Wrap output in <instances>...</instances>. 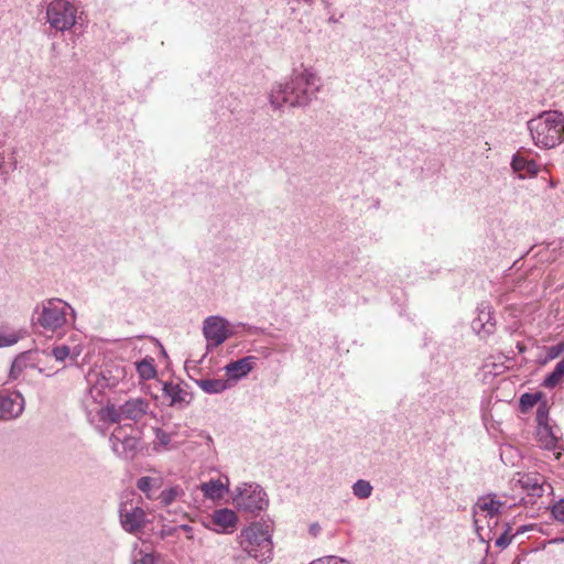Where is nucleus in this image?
<instances>
[{
  "instance_id": "c85d7f7f",
  "label": "nucleus",
  "mask_w": 564,
  "mask_h": 564,
  "mask_svg": "<svg viewBox=\"0 0 564 564\" xmlns=\"http://www.w3.org/2000/svg\"><path fill=\"white\" fill-rule=\"evenodd\" d=\"M352 494L359 499H368L373 490L370 481L365 479H358L351 487Z\"/></svg>"
},
{
  "instance_id": "4be33fe9",
  "label": "nucleus",
  "mask_w": 564,
  "mask_h": 564,
  "mask_svg": "<svg viewBox=\"0 0 564 564\" xmlns=\"http://www.w3.org/2000/svg\"><path fill=\"white\" fill-rule=\"evenodd\" d=\"M162 487V479L156 477H141L137 481V488L142 491L148 499H153L154 494Z\"/></svg>"
},
{
  "instance_id": "a19ab883",
  "label": "nucleus",
  "mask_w": 564,
  "mask_h": 564,
  "mask_svg": "<svg viewBox=\"0 0 564 564\" xmlns=\"http://www.w3.org/2000/svg\"><path fill=\"white\" fill-rule=\"evenodd\" d=\"M177 529L187 533L188 539H193V528L188 524H181Z\"/></svg>"
},
{
  "instance_id": "58836bf2",
  "label": "nucleus",
  "mask_w": 564,
  "mask_h": 564,
  "mask_svg": "<svg viewBox=\"0 0 564 564\" xmlns=\"http://www.w3.org/2000/svg\"><path fill=\"white\" fill-rule=\"evenodd\" d=\"M154 433H155V438L158 441V443L162 446H166L170 444L171 442V435L169 433H166L165 431H163L162 429H155L154 430Z\"/></svg>"
},
{
  "instance_id": "c756f323",
  "label": "nucleus",
  "mask_w": 564,
  "mask_h": 564,
  "mask_svg": "<svg viewBox=\"0 0 564 564\" xmlns=\"http://www.w3.org/2000/svg\"><path fill=\"white\" fill-rule=\"evenodd\" d=\"M132 564H159L153 553L138 549L137 545L132 551Z\"/></svg>"
},
{
  "instance_id": "423d86ee",
  "label": "nucleus",
  "mask_w": 564,
  "mask_h": 564,
  "mask_svg": "<svg viewBox=\"0 0 564 564\" xmlns=\"http://www.w3.org/2000/svg\"><path fill=\"white\" fill-rule=\"evenodd\" d=\"M76 19L77 8L72 0H52L46 6V21L55 31H69Z\"/></svg>"
},
{
  "instance_id": "37998d69",
  "label": "nucleus",
  "mask_w": 564,
  "mask_h": 564,
  "mask_svg": "<svg viewBox=\"0 0 564 564\" xmlns=\"http://www.w3.org/2000/svg\"><path fill=\"white\" fill-rule=\"evenodd\" d=\"M550 543L551 544H562V543H564V536L554 538V539L550 540Z\"/></svg>"
},
{
  "instance_id": "2eb2a0df",
  "label": "nucleus",
  "mask_w": 564,
  "mask_h": 564,
  "mask_svg": "<svg viewBox=\"0 0 564 564\" xmlns=\"http://www.w3.org/2000/svg\"><path fill=\"white\" fill-rule=\"evenodd\" d=\"M496 327L492 307L488 303H481L477 307V317L471 322V328L477 334H492Z\"/></svg>"
},
{
  "instance_id": "bb28decb",
  "label": "nucleus",
  "mask_w": 564,
  "mask_h": 564,
  "mask_svg": "<svg viewBox=\"0 0 564 564\" xmlns=\"http://www.w3.org/2000/svg\"><path fill=\"white\" fill-rule=\"evenodd\" d=\"M184 495V489L181 486L176 485L162 490L158 499L160 500V503L162 506L167 507L172 505L174 501H176L178 498H182Z\"/></svg>"
},
{
  "instance_id": "dca6fc26",
  "label": "nucleus",
  "mask_w": 564,
  "mask_h": 564,
  "mask_svg": "<svg viewBox=\"0 0 564 564\" xmlns=\"http://www.w3.org/2000/svg\"><path fill=\"white\" fill-rule=\"evenodd\" d=\"M90 398L97 400L106 388L116 386V380L106 371L91 370L86 376Z\"/></svg>"
},
{
  "instance_id": "a878e982",
  "label": "nucleus",
  "mask_w": 564,
  "mask_h": 564,
  "mask_svg": "<svg viewBox=\"0 0 564 564\" xmlns=\"http://www.w3.org/2000/svg\"><path fill=\"white\" fill-rule=\"evenodd\" d=\"M197 386L206 393H220L229 388L226 380L223 379H200Z\"/></svg>"
},
{
  "instance_id": "f3484780",
  "label": "nucleus",
  "mask_w": 564,
  "mask_h": 564,
  "mask_svg": "<svg viewBox=\"0 0 564 564\" xmlns=\"http://www.w3.org/2000/svg\"><path fill=\"white\" fill-rule=\"evenodd\" d=\"M258 358L256 356H246L225 366L226 375L229 379L238 381L247 377L256 367Z\"/></svg>"
},
{
  "instance_id": "4c0bfd02",
  "label": "nucleus",
  "mask_w": 564,
  "mask_h": 564,
  "mask_svg": "<svg viewBox=\"0 0 564 564\" xmlns=\"http://www.w3.org/2000/svg\"><path fill=\"white\" fill-rule=\"evenodd\" d=\"M143 340L142 336L127 338L122 343V347L130 348L132 350L142 351V347H139V344Z\"/></svg>"
},
{
  "instance_id": "f257e3e1",
  "label": "nucleus",
  "mask_w": 564,
  "mask_h": 564,
  "mask_svg": "<svg viewBox=\"0 0 564 564\" xmlns=\"http://www.w3.org/2000/svg\"><path fill=\"white\" fill-rule=\"evenodd\" d=\"M321 87L318 74L312 67L301 65L288 80L273 85L269 95L270 104L275 109L284 106L305 108L317 99Z\"/></svg>"
},
{
  "instance_id": "412c9836",
  "label": "nucleus",
  "mask_w": 564,
  "mask_h": 564,
  "mask_svg": "<svg viewBox=\"0 0 564 564\" xmlns=\"http://www.w3.org/2000/svg\"><path fill=\"white\" fill-rule=\"evenodd\" d=\"M511 167L514 172L525 173L535 176L539 173V166L533 160H527L520 154H514L511 161Z\"/></svg>"
},
{
  "instance_id": "b1692460",
  "label": "nucleus",
  "mask_w": 564,
  "mask_h": 564,
  "mask_svg": "<svg viewBox=\"0 0 564 564\" xmlns=\"http://www.w3.org/2000/svg\"><path fill=\"white\" fill-rule=\"evenodd\" d=\"M200 490L206 498L212 500L220 499L226 490L224 484L219 479H212L200 485Z\"/></svg>"
},
{
  "instance_id": "a18cd8bd",
  "label": "nucleus",
  "mask_w": 564,
  "mask_h": 564,
  "mask_svg": "<svg viewBox=\"0 0 564 564\" xmlns=\"http://www.w3.org/2000/svg\"><path fill=\"white\" fill-rule=\"evenodd\" d=\"M338 562H344V560L337 557V561L330 562V564H337Z\"/></svg>"
},
{
  "instance_id": "393cba45",
  "label": "nucleus",
  "mask_w": 564,
  "mask_h": 564,
  "mask_svg": "<svg viewBox=\"0 0 564 564\" xmlns=\"http://www.w3.org/2000/svg\"><path fill=\"white\" fill-rule=\"evenodd\" d=\"M135 369L142 380H151L156 377V368L154 359L145 357L144 359L135 362Z\"/></svg>"
},
{
  "instance_id": "c9c22d12",
  "label": "nucleus",
  "mask_w": 564,
  "mask_h": 564,
  "mask_svg": "<svg viewBox=\"0 0 564 564\" xmlns=\"http://www.w3.org/2000/svg\"><path fill=\"white\" fill-rule=\"evenodd\" d=\"M564 352V340L547 348L546 359L553 360Z\"/></svg>"
},
{
  "instance_id": "aec40b11",
  "label": "nucleus",
  "mask_w": 564,
  "mask_h": 564,
  "mask_svg": "<svg viewBox=\"0 0 564 564\" xmlns=\"http://www.w3.org/2000/svg\"><path fill=\"white\" fill-rule=\"evenodd\" d=\"M82 352L83 345L80 343H73L72 345L62 344L52 349V356L59 362L70 359L72 362L76 364Z\"/></svg>"
},
{
  "instance_id": "f8f14e48",
  "label": "nucleus",
  "mask_w": 564,
  "mask_h": 564,
  "mask_svg": "<svg viewBox=\"0 0 564 564\" xmlns=\"http://www.w3.org/2000/svg\"><path fill=\"white\" fill-rule=\"evenodd\" d=\"M25 406L23 395L17 390H0V420L10 421L19 417Z\"/></svg>"
},
{
  "instance_id": "20e7f679",
  "label": "nucleus",
  "mask_w": 564,
  "mask_h": 564,
  "mask_svg": "<svg viewBox=\"0 0 564 564\" xmlns=\"http://www.w3.org/2000/svg\"><path fill=\"white\" fill-rule=\"evenodd\" d=\"M75 317V311L59 299H51L37 306L33 314V324L46 332H56L67 323V316Z\"/></svg>"
},
{
  "instance_id": "39448f33",
  "label": "nucleus",
  "mask_w": 564,
  "mask_h": 564,
  "mask_svg": "<svg viewBox=\"0 0 564 564\" xmlns=\"http://www.w3.org/2000/svg\"><path fill=\"white\" fill-rule=\"evenodd\" d=\"M232 502L238 510L257 514L267 509L269 499L259 484L243 482L235 488Z\"/></svg>"
},
{
  "instance_id": "7ed1b4c3",
  "label": "nucleus",
  "mask_w": 564,
  "mask_h": 564,
  "mask_svg": "<svg viewBox=\"0 0 564 564\" xmlns=\"http://www.w3.org/2000/svg\"><path fill=\"white\" fill-rule=\"evenodd\" d=\"M528 129L536 147L555 148L564 141V115L556 110L544 111L528 121Z\"/></svg>"
},
{
  "instance_id": "c03bdc74",
  "label": "nucleus",
  "mask_w": 564,
  "mask_h": 564,
  "mask_svg": "<svg viewBox=\"0 0 564 564\" xmlns=\"http://www.w3.org/2000/svg\"><path fill=\"white\" fill-rule=\"evenodd\" d=\"M311 532L315 535L319 532V527L318 524H312L311 525Z\"/></svg>"
},
{
  "instance_id": "2f4dec72",
  "label": "nucleus",
  "mask_w": 564,
  "mask_h": 564,
  "mask_svg": "<svg viewBox=\"0 0 564 564\" xmlns=\"http://www.w3.org/2000/svg\"><path fill=\"white\" fill-rule=\"evenodd\" d=\"M100 415H101V419L108 420L112 423H118L121 420H124L123 415L121 414V405L119 408H116L115 405H110L105 409H101Z\"/></svg>"
},
{
  "instance_id": "1a4fd4ad",
  "label": "nucleus",
  "mask_w": 564,
  "mask_h": 564,
  "mask_svg": "<svg viewBox=\"0 0 564 564\" xmlns=\"http://www.w3.org/2000/svg\"><path fill=\"white\" fill-rule=\"evenodd\" d=\"M112 452L126 460H132L140 448V440L127 433L122 426H118L109 437Z\"/></svg>"
},
{
  "instance_id": "9d476101",
  "label": "nucleus",
  "mask_w": 564,
  "mask_h": 564,
  "mask_svg": "<svg viewBox=\"0 0 564 564\" xmlns=\"http://www.w3.org/2000/svg\"><path fill=\"white\" fill-rule=\"evenodd\" d=\"M549 406L546 401H543L536 409V440L542 448L555 451L560 448L558 437L549 424Z\"/></svg>"
},
{
  "instance_id": "6e6552de",
  "label": "nucleus",
  "mask_w": 564,
  "mask_h": 564,
  "mask_svg": "<svg viewBox=\"0 0 564 564\" xmlns=\"http://www.w3.org/2000/svg\"><path fill=\"white\" fill-rule=\"evenodd\" d=\"M203 335L206 339V348L210 350L224 344L232 332L229 322L218 315L208 316L203 322Z\"/></svg>"
},
{
  "instance_id": "ddd939ff",
  "label": "nucleus",
  "mask_w": 564,
  "mask_h": 564,
  "mask_svg": "<svg viewBox=\"0 0 564 564\" xmlns=\"http://www.w3.org/2000/svg\"><path fill=\"white\" fill-rule=\"evenodd\" d=\"M506 507V502L498 499L494 494L479 497L474 506L475 524L478 527L480 517L486 519L497 518Z\"/></svg>"
},
{
  "instance_id": "79ce46f5",
  "label": "nucleus",
  "mask_w": 564,
  "mask_h": 564,
  "mask_svg": "<svg viewBox=\"0 0 564 564\" xmlns=\"http://www.w3.org/2000/svg\"><path fill=\"white\" fill-rule=\"evenodd\" d=\"M533 528V525H521L519 527L513 534V538L519 535V534H522L529 530H531Z\"/></svg>"
},
{
  "instance_id": "72a5a7b5",
  "label": "nucleus",
  "mask_w": 564,
  "mask_h": 564,
  "mask_svg": "<svg viewBox=\"0 0 564 564\" xmlns=\"http://www.w3.org/2000/svg\"><path fill=\"white\" fill-rule=\"evenodd\" d=\"M512 540V528L509 523H507L505 532L496 539L495 545L500 549H506L511 544Z\"/></svg>"
},
{
  "instance_id": "6ab92c4d",
  "label": "nucleus",
  "mask_w": 564,
  "mask_h": 564,
  "mask_svg": "<svg viewBox=\"0 0 564 564\" xmlns=\"http://www.w3.org/2000/svg\"><path fill=\"white\" fill-rule=\"evenodd\" d=\"M163 394L170 399L171 406L184 408L191 402V394L178 383L165 382L163 384Z\"/></svg>"
},
{
  "instance_id": "f704fd0d",
  "label": "nucleus",
  "mask_w": 564,
  "mask_h": 564,
  "mask_svg": "<svg viewBox=\"0 0 564 564\" xmlns=\"http://www.w3.org/2000/svg\"><path fill=\"white\" fill-rule=\"evenodd\" d=\"M24 368H26L25 357L20 356L18 358H15L11 366V371H10L11 378L18 379Z\"/></svg>"
},
{
  "instance_id": "f03ea898",
  "label": "nucleus",
  "mask_w": 564,
  "mask_h": 564,
  "mask_svg": "<svg viewBox=\"0 0 564 564\" xmlns=\"http://www.w3.org/2000/svg\"><path fill=\"white\" fill-rule=\"evenodd\" d=\"M241 550L261 564L272 560V527L265 522H252L243 528L237 536Z\"/></svg>"
},
{
  "instance_id": "4468645a",
  "label": "nucleus",
  "mask_w": 564,
  "mask_h": 564,
  "mask_svg": "<svg viewBox=\"0 0 564 564\" xmlns=\"http://www.w3.org/2000/svg\"><path fill=\"white\" fill-rule=\"evenodd\" d=\"M517 482L528 492L529 499H522L525 503H534V498H541L547 489H552L551 485L539 474L520 475Z\"/></svg>"
},
{
  "instance_id": "473e14b6",
  "label": "nucleus",
  "mask_w": 564,
  "mask_h": 564,
  "mask_svg": "<svg viewBox=\"0 0 564 564\" xmlns=\"http://www.w3.org/2000/svg\"><path fill=\"white\" fill-rule=\"evenodd\" d=\"M500 458L503 462L505 465H512L514 466L517 462L514 458H520V455L516 448L512 446H503L500 449Z\"/></svg>"
},
{
  "instance_id": "7c9ffc66",
  "label": "nucleus",
  "mask_w": 564,
  "mask_h": 564,
  "mask_svg": "<svg viewBox=\"0 0 564 564\" xmlns=\"http://www.w3.org/2000/svg\"><path fill=\"white\" fill-rule=\"evenodd\" d=\"M542 395L541 393H524L520 398V408L522 412H527L529 409L533 408L534 405L541 404L543 401L540 402Z\"/></svg>"
},
{
  "instance_id": "5701e85b",
  "label": "nucleus",
  "mask_w": 564,
  "mask_h": 564,
  "mask_svg": "<svg viewBox=\"0 0 564 564\" xmlns=\"http://www.w3.org/2000/svg\"><path fill=\"white\" fill-rule=\"evenodd\" d=\"M24 336L21 329H14L10 326H0V348L15 345Z\"/></svg>"
},
{
  "instance_id": "a211bd4d",
  "label": "nucleus",
  "mask_w": 564,
  "mask_h": 564,
  "mask_svg": "<svg viewBox=\"0 0 564 564\" xmlns=\"http://www.w3.org/2000/svg\"><path fill=\"white\" fill-rule=\"evenodd\" d=\"M150 403L143 398H131L121 404L124 420L140 421L149 411Z\"/></svg>"
},
{
  "instance_id": "ea45409f",
  "label": "nucleus",
  "mask_w": 564,
  "mask_h": 564,
  "mask_svg": "<svg viewBox=\"0 0 564 564\" xmlns=\"http://www.w3.org/2000/svg\"><path fill=\"white\" fill-rule=\"evenodd\" d=\"M337 561L336 556H325L314 560L311 564H330V562Z\"/></svg>"
},
{
  "instance_id": "0eeeda50",
  "label": "nucleus",
  "mask_w": 564,
  "mask_h": 564,
  "mask_svg": "<svg viewBox=\"0 0 564 564\" xmlns=\"http://www.w3.org/2000/svg\"><path fill=\"white\" fill-rule=\"evenodd\" d=\"M119 521L122 529L130 534H139L149 522L147 512L139 501L122 500L118 508Z\"/></svg>"
},
{
  "instance_id": "9b49d317",
  "label": "nucleus",
  "mask_w": 564,
  "mask_h": 564,
  "mask_svg": "<svg viewBox=\"0 0 564 564\" xmlns=\"http://www.w3.org/2000/svg\"><path fill=\"white\" fill-rule=\"evenodd\" d=\"M203 524L206 529L218 534H230L237 529L238 517L231 509H216Z\"/></svg>"
},
{
  "instance_id": "e433bc0d",
  "label": "nucleus",
  "mask_w": 564,
  "mask_h": 564,
  "mask_svg": "<svg viewBox=\"0 0 564 564\" xmlns=\"http://www.w3.org/2000/svg\"><path fill=\"white\" fill-rule=\"evenodd\" d=\"M551 511L555 520L564 522V498L554 503Z\"/></svg>"
},
{
  "instance_id": "cd10ccee",
  "label": "nucleus",
  "mask_w": 564,
  "mask_h": 564,
  "mask_svg": "<svg viewBox=\"0 0 564 564\" xmlns=\"http://www.w3.org/2000/svg\"><path fill=\"white\" fill-rule=\"evenodd\" d=\"M564 377V359L556 364L554 370L544 379L543 386L552 389L556 387Z\"/></svg>"
}]
</instances>
